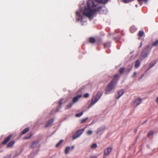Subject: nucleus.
<instances>
[{"mask_svg":"<svg viewBox=\"0 0 158 158\" xmlns=\"http://www.w3.org/2000/svg\"><path fill=\"white\" fill-rule=\"evenodd\" d=\"M87 8L83 12V15L89 18H91L95 13L100 10L102 7L97 5L94 0H88L87 2Z\"/></svg>","mask_w":158,"mask_h":158,"instance_id":"f257e3e1","label":"nucleus"},{"mask_svg":"<svg viewBox=\"0 0 158 158\" xmlns=\"http://www.w3.org/2000/svg\"><path fill=\"white\" fill-rule=\"evenodd\" d=\"M102 93L101 92H98L95 96L93 97L90 103V105L92 106L96 103L100 98L102 95Z\"/></svg>","mask_w":158,"mask_h":158,"instance_id":"f03ea898","label":"nucleus"},{"mask_svg":"<svg viewBox=\"0 0 158 158\" xmlns=\"http://www.w3.org/2000/svg\"><path fill=\"white\" fill-rule=\"evenodd\" d=\"M116 85L113 83L112 82H110L106 88L105 94H106L109 93Z\"/></svg>","mask_w":158,"mask_h":158,"instance_id":"7ed1b4c3","label":"nucleus"},{"mask_svg":"<svg viewBox=\"0 0 158 158\" xmlns=\"http://www.w3.org/2000/svg\"><path fill=\"white\" fill-rule=\"evenodd\" d=\"M84 129H81L78 130L73 135V139H77L84 132Z\"/></svg>","mask_w":158,"mask_h":158,"instance_id":"20e7f679","label":"nucleus"},{"mask_svg":"<svg viewBox=\"0 0 158 158\" xmlns=\"http://www.w3.org/2000/svg\"><path fill=\"white\" fill-rule=\"evenodd\" d=\"M150 52V51L148 50V47L144 49L143 50L142 53V56L143 58H145L147 57Z\"/></svg>","mask_w":158,"mask_h":158,"instance_id":"39448f33","label":"nucleus"},{"mask_svg":"<svg viewBox=\"0 0 158 158\" xmlns=\"http://www.w3.org/2000/svg\"><path fill=\"white\" fill-rule=\"evenodd\" d=\"M81 10L80 9L79 11H77L76 12V14L77 18L76 19L77 21H82L83 20V16L81 15Z\"/></svg>","mask_w":158,"mask_h":158,"instance_id":"423d86ee","label":"nucleus"},{"mask_svg":"<svg viewBox=\"0 0 158 158\" xmlns=\"http://www.w3.org/2000/svg\"><path fill=\"white\" fill-rule=\"evenodd\" d=\"M113 148L111 147H109L105 149L104 151V154L105 155L107 156L111 152Z\"/></svg>","mask_w":158,"mask_h":158,"instance_id":"0eeeda50","label":"nucleus"},{"mask_svg":"<svg viewBox=\"0 0 158 158\" xmlns=\"http://www.w3.org/2000/svg\"><path fill=\"white\" fill-rule=\"evenodd\" d=\"M142 102V99L140 98H138L136 100L134 101L132 105L135 106H137L141 104Z\"/></svg>","mask_w":158,"mask_h":158,"instance_id":"6e6552de","label":"nucleus"},{"mask_svg":"<svg viewBox=\"0 0 158 158\" xmlns=\"http://www.w3.org/2000/svg\"><path fill=\"white\" fill-rule=\"evenodd\" d=\"M124 93V90L121 89L118 90L117 92V94L115 95V97L117 99L119 98Z\"/></svg>","mask_w":158,"mask_h":158,"instance_id":"1a4fd4ad","label":"nucleus"},{"mask_svg":"<svg viewBox=\"0 0 158 158\" xmlns=\"http://www.w3.org/2000/svg\"><path fill=\"white\" fill-rule=\"evenodd\" d=\"M120 77L118 74L115 75L113 80L111 81L114 84V85H116Z\"/></svg>","mask_w":158,"mask_h":158,"instance_id":"9d476101","label":"nucleus"},{"mask_svg":"<svg viewBox=\"0 0 158 158\" xmlns=\"http://www.w3.org/2000/svg\"><path fill=\"white\" fill-rule=\"evenodd\" d=\"M39 143V141H38L34 142L31 145V148H34L35 147H37L38 148H40V146L38 144Z\"/></svg>","mask_w":158,"mask_h":158,"instance_id":"9b49d317","label":"nucleus"},{"mask_svg":"<svg viewBox=\"0 0 158 158\" xmlns=\"http://www.w3.org/2000/svg\"><path fill=\"white\" fill-rule=\"evenodd\" d=\"M12 135H9L2 142L3 144H6L10 139Z\"/></svg>","mask_w":158,"mask_h":158,"instance_id":"f8f14e48","label":"nucleus"},{"mask_svg":"<svg viewBox=\"0 0 158 158\" xmlns=\"http://www.w3.org/2000/svg\"><path fill=\"white\" fill-rule=\"evenodd\" d=\"M81 97V95H79L78 96L74 97L73 99V103L76 102L78 100V99Z\"/></svg>","mask_w":158,"mask_h":158,"instance_id":"ddd939ff","label":"nucleus"},{"mask_svg":"<svg viewBox=\"0 0 158 158\" xmlns=\"http://www.w3.org/2000/svg\"><path fill=\"white\" fill-rule=\"evenodd\" d=\"M95 1L99 3H101L102 4H105L109 0H95Z\"/></svg>","mask_w":158,"mask_h":158,"instance_id":"4468645a","label":"nucleus"},{"mask_svg":"<svg viewBox=\"0 0 158 158\" xmlns=\"http://www.w3.org/2000/svg\"><path fill=\"white\" fill-rule=\"evenodd\" d=\"M15 142L14 141H12L9 143L7 145V148H10L12 147L15 143Z\"/></svg>","mask_w":158,"mask_h":158,"instance_id":"2eb2a0df","label":"nucleus"},{"mask_svg":"<svg viewBox=\"0 0 158 158\" xmlns=\"http://www.w3.org/2000/svg\"><path fill=\"white\" fill-rule=\"evenodd\" d=\"M53 122V119H50L49 120L47 123V124L45 125V127H47L49 126L51 124H52Z\"/></svg>","mask_w":158,"mask_h":158,"instance_id":"dca6fc26","label":"nucleus"},{"mask_svg":"<svg viewBox=\"0 0 158 158\" xmlns=\"http://www.w3.org/2000/svg\"><path fill=\"white\" fill-rule=\"evenodd\" d=\"M140 65V62L139 60H137L135 63V67L136 68H138Z\"/></svg>","mask_w":158,"mask_h":158,"instance_id":"f3484780","label":"nucleus"},{"mask_svg":"<svg viewBox=\"0 0 158 158\" xmlns=\"http://www.w3.org/2000/svg\"><path fill=\"white\" fill-rule=\"evenodd\" d=\"M71 148L69 146H67L65 148L64 152L65 154H68L69 152V151L70 149Z\"/></svg>","mask_w":158,"mask_h":158,"instance_id":"a211bd4d","label":"nucleus"},{"mask_svg":"<svg viewBox=\"0 0 158 158\" xmlns=\"http://www.w3.org/2000/svg\"><path fill=\"white\" fill-rule=\"evenodd\" d=\"M137 29L134 26H131L130 28V31L131 33H133Z\"/></svg>","mask_w":158,"mask_h":158,"instance_id":"6ab92c4d","label":"nucleus"},{"mask_svg":"<svg viewBox=\"0 0 158 158\" xmlns=\"http://www.w3.org/2000/svg\"><path fill=\"white\" fill-rule=\"evenodd\" d=\"M29 130V128L27 127L25 128L22 132V134H24L27 132Z\"/></svg>","mask_w":158,"mask_h":158,"instance_id":"aec40b11","label":"nucleus"},{"mask_svg":"<svg viewBox=\"0 0 158 158\" xmlns=\"http://www.w3.org/2000/svg\"><path fill=\"white\" fill-rule=\"evenodd\" d=\"M89 41L91 43H93L95 42V40L93 37H90L89 39Z\"/></svg>","mask_w":158,"mask_h":158,"instance_id":"412c9836","label":"nucleus"},{"mask_svg":"<svg viewBox=\"0 0 158 158\" xmlns=\"http://www.w3.org/2000/svg\"><path fill=\"white\" fill-rule=\"evenodd\" d=\"M125 70V68L123 67H121L119 69V72L121 74H123Z\"/></svg>","mask_w":158,"mask_h":158,"instance_id":"4be33fe9","label":"nucleus"},{"mask_svg":"<svg viewBox=\"0 0 158 158\" xmlns=\"http://www.w3.org/2000/svg\"><path fill=\"white\" fill-rule=\"evenodd\" d=\"M144 33L143 31H139L138 35L139 36L141 37L142 36H143V35L144 34Z\"/></svg>","mask_w":158,"mask_h":158,"instance_id":"5701e85b","label":"nucleus"},{"mask_svg":"<svg viewBox=\"0 0 158 158\" xmlns=\"http://www.w3.org/2000/svg\"><path fill=\"white\" fill-rule=\"evenodd\" d=\"M73 105V103H70L67 105L65 108V109H68L70 108Z\"/></svg>","mask_w":158,"mask_h":158,"instance_id":"b1692460","label":"nucleus"},{"mask_svg":"<svg viewBox=\"0 0 158 158\" xmlns=\"http://www.w3.org/2000/svg\"><path fill=\"white\" fill-rule=\"evenodd\" d=\"M63 140L61 139V140L56 145V147H59L60 145L61 144V143L63 142Z\"/></svg>","mask_w":158,"mask_h":158,"instance_id":"393cba45","label":"nucleus"},{"mask_svg":"<svg viewBox=\"0 0 158 158\" xmlns=\"http://www.w3.org/2000/svg\"><path fill=\"white\" fill-rule=\"evenodd\" d=\"M83 114V112H82L80 113H77L76 114L75 116L76 117H78L81 116Z\"/></svg>","mask_w":158,"mask_h":158,"instance_id":"a878e982","label":"nucleus"},{"mask_svg":"<svg viewBox=\"0 0 158 158\" xmlns=\"http://www.w3.org/2000/svg\"><path fill=\"white\" fill-rule=\"evenodd\" d=\"M154 133V131H149L148 134V136L149 137L151 135H153Z\"/></svg>","mask_w":158,"mask_h":158,"instance_id":"bb28decb","label":"nucleus"},{"mask_svg":"<svg viewBox=\"0 0 158 158\" xmlns=\"http://www.w3.org/2000/svg\"><path fill=\"white\" fill-rule=\"evenodd\" d=\"M97 147V145L96 143H95L92 144L91 146V148H95Z\"/></svg>","mask_w":158,"mask_h":158,"instance_id":"cd10ccee","label":"nucleus"},{"mask_svg":"<svg viewBox=\"0 0 158 158\" xmlns=\"http://www.w3.org/2000/svg\"><path fill=\"white\" fill-rule=\"evenodd\" d=\"M158 44V40H156V41L154 42L153 44V46H156Z\"/></svg>","mask_w":158,"mask_h":158,"instance_id":"c85d7f7f","label":"nucleus"},{"mask_svg":"<svg viewBox=\"0 0 158 158\" xmlns=\"http://www.w3.org/2000/svg\"><path fill=\"white\" fill-rule=\"evenodd\" d=\"M88 119V118L87 117V118H84L83 119H82L81 120V123H84L87 120V119Z\"/></svg>","mask_w":158,"mask_h":158,"instance_id":"c756f323","label":"nucleus"},{"mask_svg":"<svg viewBox=\"0 0 158 158\" xmlns=\"http://www.w3.org/2000/svg\"><path fill=\"white\" fill-rule=\"evenodd\" d=\"M132 67L131 66H129V67L127 69V70L128 71V72H129L131 70Z\"/></svg>","mask_w":158,"mask_h":158,"instance_id":"7c9ffc66","label":"nucleus"},{"mask_svg":"<svg viewBox=\"0 0 158 158\" xmlns=\"http://www.w3.org/2000/svg\"><path fill=\"white\" fill-rule=\"evenodd\" d=\"M87 134L90 135L92 134V130H89L87 131Z\"/></svg>","mask_w":158,"mask_h":158,"instance_id":"2f4dec72","label":"nucleus"},{"mask_svg":"<svg viewBox=\"0 0 158 158\" xmlns=\"http://www.w3.org/2000/svg\"><path fill=\"white\" fill-rule=\"evenodd\" d=\"M89 94L88 93H85L84 95V97L85 98H87L89 97Z\"/></svg>","mask_w":158,"mask_h":158,"instance_id":"473e14b6","label":"nucleus"},{"mask_svg":"<svg viewBox=\"0 0 158 158\" xmlns=\"http://www.w3.org/2000/svg\"><path fill=\"white\" fill-rule=\"evenodd\" d=\"M63 99H61L60 101L59 102V106H60V107H59V108H60L61 107V106L62 104V101H63Z\"/></svg>","mask_w":158,"mask_h":158,"instance_id":"72a5a7b5","label":"nucleus"},{"mask_svg":"<svg viewBox=\"0 0 158 158\" xmlns=\"http://www.w3.org/2000/svg\"><path fill=\"white\" fill-rule=\"evenodd\" d=\"M102 131V128H98L97 131V133H98L99 132L101 131Z\"/></svg>","mask_w":158,"mask_h":158,"instance_id":"f704fd0d","label":"nucleus"},{"mask_svg":"<svg viewBox=\"0 0 158 158\" xmlns=\"http://www.w3.org/2000/svg\"><path fill=\"white\" fill-rule=\"evenodd\" d=\"M133 0H123V2L125 3H127L131 1H132Z\"/></svg>","mask_w":158,"mask_h":158,"instance_id":"c9c22d12","label":"nucleus"},{"mask_svg":"<svg viewBox=\"0 0 158 158\" xmlns=\"http://www.w3.org/2000/svg\"><path fill=\"white\" fill-rule=\"evenodd\" d=\"M11 154L9 155H8L6 156L4 158H11Z\"/></svg>","mask_w":158,"mask_h":158,"instance_id":"e433bc0d","label":"nucleus"},{"mask_svg":"<svg viewBox=\"0 0 158 158\" xmlns=\"http://www.w3.org/2000/svg\"><path fill=\"white\" fill-rule=\"evenodd\" d=\"M156 62L154 64H150V66H149V68H151L156 63Z\"/></svg>","mask_w":158,"mask_h":158,"instance_id":"4c0bfd02","label":"nucleus"},{"mask_svg":"<svg viewBox=\"0 0 158 158\" xmlns=\"http://www.w3.org/2000/svg\"><path fill=\"white\" fill-rule=\"evenodd\" d=\"M89 158H97V156H90Z\"/></svg>","mask_w":158,"mask_h":158,"instance_id":"58836bf2","label":"nucleus"},{"mask_svg":"<svg viewBox=\"0 0 158 158\" xmlns=\"http://www.w3.org/2000/svg\"><path fill=\"white\" fill-rule=\"evenodd\" d=\"M136 72H135L134 73L132 76V77H135L136 76Z\"/></svg>","mask_w":158,"mask_h":158,"instance_id":"ea45409f","label":"nucleus"},{"mask_svg":"<svg viewBox=\"0 0 158 158\" xmlns=\"http://www.w3.org/2000/svg\"><path fill=\"white\" fill-rule=\"evenodd\" d=\"M142 43L141 42L140 43V46L139 47V48H141L142 47Z\"/></svg>","mask_w":158,"mask_h":158,"instance_id":"a19ab883","label":"nucleus"},{"mask_svg":"<svg viewBox=\"0 0 158 158\" xmlns=\"http://www.w3.org/2000/svg\"><path fill=\"white\" fill-rule=\"evenodd\" d=\"M156 102L158 104V97L156 98Z\"/></svg>","mask_w":158,"mask_h":158,"instance_id":"79ce46f5","label":"nucleus"},{"mask_svg":"<svg viewBox=\"0 0 158 158\" xmlns=\"http://www.w3.org/2000/svg\"><path fill=\"white\" fill-rule=\"evenodd\" d=\"M70 148H71V149H73L74 148V146H72L71 147H70Z\"/></svg>","mask_w":158,"mask_h":158,"instance_id":"37998d69","label":"nucleus"},{"mask_svg":"<svg viewBox=\"0 0 158 158\" xmlns=\"http://www.w3.org/2000/svg\"><path fill=\"white\" fill-rule=\"evenodd\" d=\"M29 138H30V137H25V139H29Z\"/></svg>","mask_w":158,"mask_h":158,"instance_id":"c03bdc74","label":"nucleus"},{"mask_svg":"<svg viewBox=\"0 0 158 158\" xmlns=\"http://www.w3.org/2000/svg\"><path fill=\"white\" fill-rule=\"evenodd\" d=\"M148 0H138V1H145L146 2H147V1Z\"/></svg>","mask_w":158,"mask_h":158,"instance_id":"a18cd8bd","label":"nucleus"},{"mask_svg":"<svg viewBox=\"0 0 158 158\" xmlns=\"http://www.w3.org/2000/svg\"><path fill=\"white\" fill-rule=\"evenodd\" d=\"M103 158H106V157L105 156H103Z\"/></svg>","mask_w":158,"mask_h":158,"instance_id":"49530a36","label":"nucleus"},{"mask_svg":"<svg viewBox=\"0 0 158 158\" xmlns=\"http://www.w3.org/2000/svg\"><path fill=\"white\" fill-rule=\"evenodd\" d=\"M32 154H33V153H32L31 154V155H32Z\"/></svg>","mask_w":158,"mask_h":158,"instance_id":"de8ad7c7","label":"nucleus"},{"mask_svg":"<svg viewBox=\"0 0 158 158\" xmlns=\"http://www.w3.org/2000/svg\"><path fill=\"white\" fill-rule=\"evenodd\" d=\"M104 46L105 47V46H106V44H105Z\"/></svg>","mask_w":158,"mask_h":158,"instance_id":"09e8293b","label":"nucleus"}]
</instances>
